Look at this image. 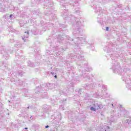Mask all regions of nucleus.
Segmentation results:
<instances>
[{
    "label": "nucleus",
    "mask_w": 131,
    "mask_h": 131,
    "mask_svg": "<svg viewBox=\"0 0 131 131\" xmlns=\"http://www.w3.org/2000/svg\"><path fill=\"white\" fill-rule=\"evenodd\" d=\"M26 33H27V34H29V31H27V32H25Z\"/></svg>",
    "instance_id": "7ed1b4c3"
},
{
    "label": "nucleus",
    "mask_w": 131,
    "mask_h": 131,
    "mask_svg": "<svg viewBox=\"0 0 131 131\" xmlns=\"http://www.w3.org/2000/svg\"><path fill=\"white\" fill-rule=\"evenodd\" d=\"M54 77H55V78H57V75H55V76H54Z\"/></svg>",
    "instance_id": "39448f33"
},
{
    "label": "nucleus",
    "mask_w": 131,
    "mask_h": 131,
    "mask_svg": "<svg viewBox=\"0 0 131 131\" xmlns=\"http://www.w3.org/2000/svg\"><path fill=\"white\" fill-rule=\"evenodd\" d=\"M25 128V129H27L28 128Z\"/></svg>",
    "instance_id": "423d86ee"
},
{
    "label": "nucleus",
    "mask_w": 131,
    "mask_h": 131,
    "mask_svg": "<svg viewBox=\"0 0 131 131\" xmlns=\"http://www.w3.org/2000/svg\"><path fill=\"white\" fill-rule=\"evenodd\" d=\"M12 16V15H10V17Z\"/></svg>",
    "instance_id": "0eeeda50"
},
{
    "label": "nucleus",
    "mask_w": 131,
    "mask_h": 131,
    "mask_svg": "<svg viewBox=\"0 0 131 131\" xmlns=\"http://www.w3.org/2000/svg\"><path fill=\"white\" fill-rule=\"evenodd\" d=\"M48 127H49V125L46 126V128H48Z\"/></svg>",
    "instance_id": "20e7f679"
},
{
    "label": "nucleus",
    "mask_w": 131,
    "mask_h": 131,
    "mask_svg": "<svg viewBox=\"0 0 131 131\" xmlns=\"http://www.w3.org/2000/svg\"><path fill=\"white\" fill-rule=\"evenodd\" d=\"M106 31H108L109 30V27H106Z\"/></svg>",
    "instance_id": "f03ea898"
},
{
    "label": "nucleus",
    "mask_w": 131,
    "mask_h": 131,
    "mask_svg": "<svg viewBox=\"0 0 131 131\" xmlns=\"http://www.w3.org/2000/svg\"><path fill=\"white\" fill-rule=\"evenodd\" d=\"M90 109L92 111H96V108H95L94 107H92Z\"/></svg>",
    "instance_id": "f257e3e1"
}]
</instances>
